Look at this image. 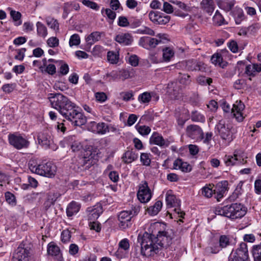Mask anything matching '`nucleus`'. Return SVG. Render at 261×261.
<instances>
[{
	"label": "nucleus",
	"instance_id": "f257e3e1",
	"mask_svg": "<svg viewBox=\"0 0 261 261\" xmlns=\"http://www.w3.org/2000/svg\"><path fill=\"white\" fill-rule=\"evenodd\" d=\"M50 103L53 108L58 110L74 125L81 126L86 123V118L80 112V109L69 99H57L56 101H50Z\"/></svg>",
	"mask_w": 261,
	"mask_h": 261
},
{
	"label": "nucleus",
	"instance_id": "f03ea898",
	"mask_svg": "<svg viewBox=\"0 0 261 261\" xmlns=\"http://www.w3.org/2000/svg\"><path fill=\"white\" fill-rule=\"evenodd\" d=\"M215 214L223 216L231 219H240L244 217L247 212V208L238 203H232L224 206H219L215 209Z\"/></svg>",
	"mask_w": 261,
	"mask_h": 261
},
{
	"label": "nucleus",
	"instance_id": "7ed1b4c3",
	"mask_svg": "<svg viewBox=\"0 0 261 261\" xmlns=\"http://www.w3.org/2000/svg\"><path fill=\"white\" fill-rule=\"evenodd\" d=\"M138 242L141 245V252L144 256H149L156 253L159 249V244L156 237L151 238L149 233L140 234L138 237Z\"/></svg>",
	"mask_w": 261,
	"mask_h": 261
},
{
	"label": "nucleus",
	"instance_id": "20e7f679",
	"mask_svg": "<svg viewBox=\"0 0 261 261\" xmlns=\"http://www.w3.org/2000/svg\"><path fill=\"white\" fill-rule=\"evenodd\" d=\"M29 168L32 172L46 177L54 175L56 172V167L52 163L38 164L36 159L30 161Z\"/></svg>",
	"mask_w": 261,
	"mask_h": 261
},
{
	"label": "nucleus",
	"instance_id": "39448f33",
	"mask_svg": "<svg viewBox=\"0 0 261 261\" xmlns=\"http://www.w3.org/2000/svg\"><path fill=\"white\" fill-rule=\"evenodd\" d=\"M88 129L93 133L99 135H105L111 132H115L116 128L112 124H108L103 122L96 123L91 121L88 124Z\"/></svg>",
	"mask_w": 261,
	"mask_h": 261
},
{
	"label": "nucleus",
	"instance_id": "423d86ee",
	"mask_svg": "<svg viewBox=\"0 0 261 261\" xmlns=\"http://www.w3.org/2000/svg\"><path fill=\"white\" fill-rule=\"evenodd\" d=\"M139 212L138 207H134L131 210L123 211L118 215L119 226L121 229H125L129 226L132 218Z\"/></svg>",
	"mask_w": 261,
	"mask_h": 261
},
{
	"label": "nucleus",
	"instance_id": "0eeeda50",
	"mask_svg": "<svg viewBox=\"0 0 261 261\" xmlns=\"http://www.w3.org/2000/svg\"><path fill=\"white\" fill-rule=\"evenodd\" d=\"M231 126L230 124L226 123L223 120H220L216 125V132L218 133L221 138L227 142L232 140V135L230 131Z\"/></svg>",
	"mask_w": 261,
	"mask_h": 261
},
{
	"label": "nucleus",
	"instance_id": "6e6552de",
	"mask_svg": "<svg viewBox=\"0 0 261 261\" xmlns=\"http://www.w3.org/2000/svg\"><path fill=\"white\" fill-rule=\"evenodd\" d=\"M152 192L146 181H142L139 186L137 197L142 203H147L151 199Z\"/></svg>",
	"mask_w": 261,
	"mask_h": 261
},
{
	"label": "nucleus",
	"instance_id": "1a4fd4ad",
	"mask_svg": "<svg viewBox=\"0 0 261 261\" xmlns=\"http://www.w3.org/2000/svg\"><path fill=\"white\" fill-rule=\"evenodd\" d=\"M165 200L166 206L168 208L174 207V211L179 215V217L183 218L185 213H179L178 207L180 206V201L175 197L171 190L168 191L166 193Z\"/></svg>",
	"mask_w": 261,
	"mask_h": 261
},
{
	"label": "nucleus",
	"instance_id": "9d476101",
	"mask_svg": "<svg viewBox=\"0 0 261 261\" xmlns=\"http://www.w3.org/2000/svg\"><path fill=\"white\" fill-rule=\"evenodd\" d=\"M9 140L10 144L18 149L28 147L29 145V142L19 134L9 135Z\"/></svg>",
	"mask_w": 261,
	"mask_h": 261
},
{
	"label": "nucleus",
	"instance_id": "9b49d317",
	"mask_svg": "<svg viewBox=\"0 0 261 261\" xmlns=\"http://www.w3.org/2000/svg\"><path fill=\"white\" fill-rule=\"evenodd\" d=\"M229 256L239 259L240 261H247L249 258L247 244L245 242L241 243L236 250H233Z\"/></svg>",
	"mask_w": 261,
	"mask_h": 261
},
{
	"label": "nucleus",
	"instance_id": "f8f14e48",
	"mask_svg": "<svg viewBox=\"0 0 261 261\" xmlns=\"http://www.w3.org/2000/svg\"><path fill=\"white\" fill-rule=\"evenodd\" d=\"M186 135L196 141H200L202 140L203 133L199 126L190 125L186 128Z\"/></svg>",
	"mask_w": 261,
	"mask_h": 261
},
{
	"label": "nucleus",
	"instance_id": "ddd939ff",
	"mask_svg": "<svg viewBox=\"0 0 261 261\" xmlns=\"http://www.w3.org/2000/svg\"><path fill=\"white\" fill-rule=\"evenodd\" d=\"M244 155L241 153L239 151H235L233 155H226L224 158V161L225 165L227 166H230L235 165L237 162L240 164H244L246 161H244Z\"/></svg>",
	"mask_w": 261,
	"mask_h": 261
},
{
	"label": "nucleus",
	"instance_id": "4468645a",
	"mask_svg": "<svg viewBox=\"0 0 261 261\" xmlns=\"http://www.w3.org/2000/svg\"><path fill=\"white\" fill-rule=\"evenodd\" d=\"M149 19L156 24H166L169 22L170 17L160 13L151 11L148 15Z\"/></svg>",
	"mask_w": 261,
	"mask_h": 261
},
{
	"label": "nucleus",
	"instance_id": "2eb2a0df",
	"mask_svg": "<svg viewBox=\"0 0 261 261\" xmlns=\"http://www.w3.org/2000/svg\"><path fill=\"white\" fill-rule=\"evenodd\" d=\"M245 109V105L240 100H237L233 105L231 112L234 117L239 122H241L244 118L243 111Z\"/></svg>",
	"mask_w": 261,
	"mask_h": 261
},
{
	"label": "nucleus",
	"instance_id": "dca6fc26",
	"mask_svg": "<svg viewBox=\"0 0 261 261\" xmlns=\"http://www.w3.org/2000/svg\"><path fill=\"white\" fill-rule=\"evenodd\" d=\"M161 42V40H158L154 38L144 36L139 40V45L144 48L150 49L156 47Z\"/></svg>",
	"mask_w": 261,
	"mask_h": 261
},
{
	"label": "nucleus",
	"instance_id": "f3484780",
	"mask_svg": "<svg viewBox=\"0 0 261 261\" xmlns=\"http://www.w3.org/2000/svg\"><path fill=\"white\" fill-rule=\"evenodd\" d=\"M60 145L63 147H65L66 145H70L73 151L80 150L82 148L81 143L75 140L74 136H69L65 138L60 142Z\"/></svg>",
	"mask_w": 261,
	"mask_h": 261
},
{
	"label": "nucleus",
	"instance_id": "a211bd4d",
	"mask_svg": "<svg viewBox=\"0 0 261 261\" xmlns=\"http://www.w3.org/2000/svg\"><path fill=\"white\" fill-rule=\"evenodd\" d=\"M38 140L39 143L44 148H50L55 149L56 148L54 146V142L51 136L45 133H41L38 135Z\"/></svg>",
	"mask_w": 261,
	"mask_h": 261
},
{
	"label": "nucleus",
	"instance_id": "6ab92c4d",
	"mask_svg": "<svg viewBox=\"0 0 261 261\" xmlns=\"http://www.w3.org/2000/svg\"><path fill=\"white\" fill-rule=\"evenodd\" d=\"M129 248V240L126 238L121 240L119 243L116 255L120 258L125 257L128 253Z\"/></svg>",
	"mask_w": 261,
	"mask_h": 261
},
{
	"label": "nucleus",
	"instance_id": "aec40b11",
	"mask_svg": "<svg viewBox=\"0 0 261 261\" xmlns=\"http://www.w3.org/2000/svg\"><path fill=\"white\" fill-rule=\"evenodd\" d=\"M161 226L159 222L148 223L145 225L144 233H149L151 238L156 237L162 231L160 230Z\"/></svg>",
	"mask_w": 261,
	"mask_h": 261
},
{
	"label": "nucleus",
	"instance_id": "412c9836",
	"mask_svg": "<svg viewBox=\"0 0 261 261\" xmlns=\"http://www.w3.org/2000/svg\"><path fill=\"white\" fill-rule=\"evenodd\" d=\"M186 70L189 71H204L205 69V64L201 62L194 60H189L186 61Z\"/></svg>",
	"mask_w": 261,
	"mask_h": 261
},
{
	"label": "nucleus",
	"instance_id": "4be33fe9",
	"mask_svg": "<svg viewBox=\"0 0 261 261\" xmlns=\"http://www.w3.org/2000/svg\"><path fill=\"white\" fill-rule=\"evenodd\" d=\"M150 142L152 144L165 147L168 146L170 143L169 140L164 139L161 135L156 133H154L151 135L150 138Z\"/></svg>",
	"mask_w": 261,
	"mask_h": 261
},
{
	"label": "nucleus",
	"instance_id": "5701e85b",
	"mask_svg": "<svg viewBox=\"0 0 261 261\" xmlns=\"http://www.w3.org/2000/svg\"><path fill=\"white\" fill-rule=\"evenodd\" d=\"M159 246L163 247H168L172 243V238L167 236V232L162 231L160 234H157L156 237Z\"/></svg>",
	"mask_w": 261,
	"mask_h": 261
},
{
	"label": "nucleus",
	"instance_id": "b1692460",
	"mask_svg": "<svg viewBox=\"0 0 261 261\" xmlns=\"http://www.w3.org/2000/svg\"><path fill=\"white\" fill-rule=\"evenodd\" d=\"M29 252L26 248L18 247L13 256V261H28Z\"/></svg>",
	"mask_w": 261,
	"mask_h": 261
},
{
	"label": "nucleus",
	"instance_id": "393cba45",
	"mask_svg": "<svg viewBox=\"0 0 261 261\" xmlns=\"http://www.w3.org/2000/svg\"><path fill=\"white\" fill-rule=\"evenodd\" d=\"M115 40L120 44L127 46L132 44L133 41V38L129 33H122L117 35L115 37Z\"/></svg>",
	"mask_w": 261,
	"mask_h": 261
},
{
	"label": "nucleus",
	"instance_id": "a878e982",
	"mask_svg": "<svg viewBox=\"0 0 261 261\" xmlns=\"http://www.w3.org/2000/svg\"><path fill=\"white\" fill-rule=\"evenodd\" d=\"M88 217L90 220L97 219L102 213V208L100 204L94 205L92 208H89Z\"/></svg>",
	"mask_w": 261,
	"mask_h": 261
},
{
	"label": "nucleus",
	"instance_id": "bb28decb",
	"mask_svg": "<svg viewBox=\"0 0 261 261\" xmlns=\"http://www.w3.org/2000/svg\"><path fill=\"white\" fill-rule=\"evenodd\" d=\"M216 1L218 7L226 12L230 11L236 3L234 0H216Z\"/></svg>",
	"mask_w": 261,
	"mask_h": 261
},
{
	"label": "nucleus",
	"instance_id": "cd10ccee",
	"mask_svg": "<svg viewBox=\"0 0 261 261\" xmlns=\"http://www.w3.org/2000/svg\"><path fill=\"white\" fill-rule=\"evenodd\" d=\"M201 9L205 12L211 15L215 9L214 0H202L200 3Z\"/></svg>",
	"mask_w": 261,
	"mask_h": 261
},
{
	"label": "nucleus",
	"instance_id": "c85d7f7f",
	"mask_svg": "<svg viewBox=\"0 0 261 261\" xmlns=\"http://www.w3.org/2000/svg\"><path fill=\"white\" fill-rule=\"evenodd\" d=\"M174 169L180 170L182 172H188L191 170V166L187 162H183L180 159L176 160L173 163Z\"/></svg>",
	"mask_w": 261,
	"mask_h": 261
},
{
	"label": "nucleus",
	"instance_id": "c756f323",
	"mask_svg": "<svg viewBox=\"0 0 261 261\" xmlns=\"http://www.w3.org/2000/svg\"><path fill=\"white\" fill-rule=\"evenodd\" d=\"M206 252L208 253H217L220 250L221 248L219 245L218 240L212 239L208 243L206 247Z\"/></svg>",
	"mask_w": 261,
	"mask_h": 261
},
{
	"label": "nucleus",
	"instance_id": "7c9ffc66",
	"mask_svg": "<svg viewBox=\"0 0 261 261\" xmlns=\"http://www.w3.org/2000/svg\"><path fill=\"white\" fill-rule=\"evenodd\" d=\"M80 204L75 201H72L67 206L66 213L68 217H71L76 214L80 211Z\"/></svg>",
	"mask_w": 261,
	"mask_h": 261
},
{
	"label": "nucleus",
	"instance_id": "2f4dec72",
	"mask_svg": "<svg viewBox=\"0 0 261 261\" xmlns=\"http://www.w3.org/2000/svg\"><path fill=\"white\" fill-rule=\"evenodd\" d=\"M47 253L50 255L57 257L59 259L61 258L60 249L59 247L53 242H50L48 244Z\"/></svg>",
	"mask_w": 261,
	"mask_h": 261
},
{
	"label": "nucleus",
	"instance_id": "473e14b6",
	"mask_svg": "<svg viewBox=\"0 0 261 261\" xmlns=\"http://www.w3.org/2000/svg\"><path fill=\"white\" fill-rule=\"evenodd\" d=\"M162 206V202L160 200H158L153 205H151L147 208V212L150 216H155L161 211Z\"/></svg>",
	"mask_w": 261,
	"mask_h": 261
},
{
	"label": "nucleus",
	"instance_id": "72a5a7b5",
	"mask_svg": "<svg viewBox=\"0 0 261 261\" xmlns=\"http://www.w3.org/2000/svg\"><path fill=\"white\" fill-rule=\"evenodd\" d=\"M138 156V154L134 151L129 150L123 154L122 159L124 163L128 164L135 161Z\"/></svg>",
	"mask_w": 261,
	"mask_h": 261
},
{
	"label": "nucleus",
	"instance_id": "f704fd0d",
	"mask_svg": "<svg viewBox=\"0 0 261 261\" xmlns=\"http://www.w3.org/2000/svg\"><path fill=\"white\" fill-rule=\"evenodd\" d=\"M211 62L215 65L224 68L227 65V62L223 60L221 55L219 53L214 54L211 57Z\"/></svg>",
	"mask_w": 261,
	"mask_h": 261
},
{
	"label": "nucleus",
	"instance_id": "c9c22d12",
	"mask_svg": "<svg viewBox=\"0 0 261 261\" xmlns=\"http://www.w3.org/2000/svg\"><path fill=\"white\" fill-rule=\"evenodd\" d=\"M214 185L212 184H208L202 187L200 193L206 198H211L214 194L215 190H214Z\"/></svg>",
	"mask_w": 261,
	"mask_h": 261
},
{
	"label": "nucleus",
	"instance_id": "e433bc0d",
	"mask_svg": "<svg viewBox=\"0 0 261 261\" xmlns=\"http://www.w3.org/2000/svg\"><path fill=\"white\" fill-rule=\"evenodd\" d=\"M236 24H239L245 18V15L243 10L238 7H236L232 12Z\"/></svg>",
	"mask_w": 261,
	"mask_h": 261
},
{
	"label": "nucleus",
	"instance_id": "4c0bfd02",
	"mask_svg": "<svg viewBox=\"0 0 261 261\" xmlns=\"http://www.w3.org/2000/svg\"><path fill=\"white\" fill-rule=\"evenodd\" d=\"M260 71L261 69L259 68L258 65L256 63L249 64L245 68V73L249 76H254Z\"/></svg>",
	"mask_w": 261,
	"mask_h": 261
},
{
	"label": "nucleus",
	"instance_id": "58836bf2",
	"mask_svg": "<svg viewBox=\"0 0 261 261\" xmlns=\"http://www.w3.org/2000/svg\"><path fill=\"white\" fill-rule=\"evenodd\" d=\"M163 60L165 62H169L174 56V51L173 49L169 47L163 48Z\"/></svg>",
	"mask_w": 261,
	"mask_h": 261
},
{
	"label": "nucleus",
	"instance_id": "ea45409f",
	"mask_svg": "<svg viewBox=\"0 0 261 261\" xmlns=\"http://www.w3.org/2000/svg\"><path fill=\"white\" fill-rule=\"evenodd\" d=\"M101 34L99 32H94L91 33L86 39L87 42L90 44H94L100 40Z\"/></svg>",
	"mask_w": 261,
	"mask_h": 261
},
{
	"label": "nucleus",
	"instance_id": "a19ab883",
	"mask_svg": "<svg viewBox=\"0 0 261 261\" xmlns=\"http://www.w3.org/2000/svg\"><path fill=\"white\" fill-rule=\"evenodd\" d=\"M37 32L38 36L45 38L47 35L46 27L42 22L38 21L36 23Z\"/></svg>",
	"mask_w": 261,
	"mask_h": 261
},
{
	"label": "nucleus",
	"instance_id": "79ce46f5",
	"mask_svg": "<svg viewBox=\"0 0 261 261\" xmlns=\"http://www.w3.org/2000/svg\"><path fill=\"white\" fill-rule=\"evenodd\" d=\"M46 22L47 25L55 32H57L59 30V24L57 20L51 17H47L46 18Z\"/></svg>",
	"mask_w": 261,
	"mask_h": 261
},
{
	"label": "nucleus",
	"instance_id": "37998d69",
	"mask_svg": "<svg viewBox=\"0 0 261 261\" xmlns=\"http://www.w3.org/2000/svg\"><path fill=\"white\" fill-rule=\"evenodd\" d=\"M213 20L214 23L218 26L225 24L224 18L218 10L216 11L213 18Z\"/></svg>",
	"mask_w": 261,
	"mask_h": 261
},
{
	"label": "nucleus",
	"instance_id": "c03bdc74",
	"mask_svg": "<svg viewBox=\"0 0 261 261\" xmlns=\"http://www.w3.org/2000/svg\"><path fill=\"white\" fill-rule=\"evenodd\" d=\"M252 254L254 261H261V244L253 246Z\"/></svg>",
	"mask_w": 261,
	"mask_h": 261
},
{
	"label": "nucleus",
	"instance_id": "a18cd8bd",
	"mask_svg": "<svg viewBox=\"0 0 261 261\" xmlns=\"http://www.w3.org/2000/svg\"><path fill=\"white\" fill-rule=\"evenodd\" d=\"M10 13L11 17L15 22V24L17 26L20 25L21 24V21L20 20L21 17V13L18 11L12 10H11Z\"/></svg>",
	"mask_w": 261,
	"mask_h": 261
},
{
	"label": "nucleus",
	"instance_id": "49530a36",
	"mask_svg": "<svg viewBox=\"0 0 261 261\" xmlns=\"http://www.w3.org/2000/svg\"><path fill=\"white\" fill-rule=\"evenodd\" d=\"M135 127L138 132L143 136L148 135L151 131L150 127L145 125H139L137 124Z\"/></svg>",
	"mask_w": 261,
	"mask_h": 261
},
{
	"label": "nucleus",
	"instance_id": "de8ad7c7",
	"mask_svg": "<svg viewBox=\"0 0 261 261\" xmlns=\"http://www.w3.org/2000/svg\"><path fill=\"white\" fill-rule=\"evenodd\" d=\"M178 80L179 83H180L182 85H188L191 82L190 76L188 74H182L180 72L179 73Z\"/></svg>",
	"mask_w": 261,
	"mask_h": 261
},
{
	"label": "nucleus",
	"instance_id": "09e8293b",
	"mask_svg": "<svg viewBox=\"0 0 261 261\" xmlns=\"http://www.w3.org/2000/svg\"><path fill=\"white\" fill-rule=\"evenodd\" d=\"M107 59L111 64H116L118 61L119 56L114 51H109L107 53Z\"/></svg>",
	"mask_w": 261,
	"mask_h": 261
},
{
	"label": "nucleus",
	"instance_id": "8fccbe9b",
	"mask_svg": "<svg viewBox=\"0 0 261 261\" xmlns=\"http://www.w3.org/2000/svg\"><path fill=\"white\" fill-rule=\"evenodd\" d=\"M140 161L143 165L149 166L151 162V155L147 153H141Z\"/></svg>",
	"mask_w": 261,
	"mask_h": 261
},
{
	"label": "nucleus",
	"instance_id": "3c124183",
	"mask_svg": "<svg viewBox=\"0 0 261 261\" xmlns=\"http://www.w3.org/2000/svg\"><path fill=\"white\" fill-rule=\"evenodd\" d=\"M218 243L221 249L222 248L226 247L229 245V239L226 236H221L219 238Z\"/></svg>",
	"mask_w": 261,
	"mask_h": 261
},
{
	"label": "nucleus",
	"instance_id": "603ef678",
	"mask_svg": "<svg viewBox=\"0 0 261 261\" xmlns=\"http://www.w3.org/2000/svg\"><path fill=\"white\" fill-rule=\"evenodd\" d=\"M81 40L80 36L77 34L72 35L69 39V44L70 46L79 45L80 44Z\"/></svg>",
	"mask_w": 261,
	"mask_h": 261
},
{
	"label": "nucleus",
	"instance_id": "864d4df0",
	"mask_svg": "<svg viewBox=\"0 0 261 261\" xmlns=\"http://www.w3.org/2000/svg\"><path fill=\"white\" fill-rule=\"evenodd\" d=\"M249 35H255L260 28L259 23H254L247 27Z\"/></svg>",
	"mask_w": 261,
	"mask_h": 261
},
{
	"label": "nucleus",
	"instance_id": "5fc2aeb1",
	"mask_svg": "<svg viewBox=\"0 0 261 261\" xmlns=\"http://www.w3.org/2000/svg\"><path fill=\"white\" fill-rule=\"evenodd\" d=\"M59 63L60 65L59 73L62 75H65L67 74L69 72L68 65L66 63H64L63 61H59Z\"/></svg>",
	"mask_w": 261,
	"mask_h": 261
},
{
	"label": "nucleus",
	"instance_id": "6e6d98bb",
	"mask_svg": "<svg viewBox=\"0 0 261 261\" xmlns=\"http://www.w3.org/2000/svg\"><path fill=\"white\" fill-rule=\"evenodd\" d=\"M228 181L226 180H223L218 182L216 185V188L225 193L228 189Z\"/></svg>",
	"mask_w": 261,
	"mask_h": 261
},
{
	"label": "nucleus",
	"instance_id": "4d7b16f0",
	"mask_svg": "<svg viewBox=\"0 0 261 261\" xmlns=\"http://www.w3.org/2000/svg\"><path fill=\"white\" fill-rule=\"evenodd\" d=\"M82 4L85 6L94 10L97 11L99 9V7L96 3L92 1H90L89 0H83Z\"/></svg>",
	"mask_w": 261,
	"mask_h": 261
},
{
	"label": "nucleus",
	"instance_id": "13d9d810",
	"mask_svg": "<svg viewBox=\"0 0 261 261\" xmlns=\"http://www.w3.org/2000/svg\"><path fill=\"white\" fill-rule=\"evenodd\" d=\"M61 238L62 242L65 243L69 242L71 238V233L69 230L67 229L63 230L61 233Z\"/></svg>",
	"mask_w": 261,
	"mask_h": 261
},
{
	"label": "nucleus",
	"instance_id": "bf43d9fd",
	"mask_svg": "<svg viewBox=\"0 0 261 261\" xmlns=\"http://www.w3.org/2000/svg\"><path fill=\"white\" fill-rule=\"evenodd\" d=\"M137 33L142 34H147L151 36H153L155 34L153 30L147 27H143L142 28L138 29Z\"/></svg>",
	"mask_w": 261,
	"mask_h": 261
},
{
	"label": "nucleus",
	"instance_id": "052dcab7",
	"mask_svg": "<svg viewBox=\"0 0 261 261\" xmlns=\"http://www.w3.org/2000/svg\"><path fill=\"white\" fill-rule=\"evenodd\" d=\"M47 43L50 47H56L59 45V39L57 37H50L48 39Z\"/></svg>",
	"mask_w": 261,
	"mask_h": 261
},
{
	"label": "nucleus",
	"instance_id": "680f3d73",
	"mask_svg": "<svg viewBox=\"0 0 261 261\" xmlns=\"http://www.w3.org/2000/svg\"><path fill=\"white\" fill-rule=\"evenodd\" d=\"M176 8H174L170 3L164 2L163 5V10L168 14L172 13L174 10H176Z\"/></svg>",
	"mask_w": 261,
	"mask_h": 261
},
{
	"label": "nucleus",
	"instance_id": "e2e57ef3",
	"mask_svg": "<svg viewBox=\"0 0 261 261\" xmlns=\"http://www.w3.org/2000/svg\"><path fill=\"white\" fill-rule=\"evenodd\" d=\"M129 24V21H128L127 18L125 16H120L118 18V25L122 27H126L128 26Z\"/></svg>",
	"mask_w": 261,
	"mask_h": 261
},
{
	"label": "nucleus",
	"instance_id": "0e129e2a",
	"mask_svg": "<svg viewBox=\"0 0 261 261\" xmlns=\"http://www.w3.org/2000/svg\"><path fill=\"white\" fill-rule=\"evenodd\" d=\"M5 198L8 203L11 204H15V199L14 195L10 192H6L5 193Z\"/></svg>",
	"mask_w": 261,
	"mask_h": 261
},
{
	"label": "nucleus",
	"instance_id": "69168bd1",
	"mask_svg": "<svg viewBox=\"0 0 261 261\" xmlns=\"http://www.w3.org/2000/svg\"><path fill=\"white\" fill-rule=\"evenodd\" d=\"M14 84H7L4 85L2 87V89L4 92L7 93L12 92L14 89Z\"/></svg>",
	"mask_w": 261,
	"mask_h": 261
},
{
	"label": "nucleus",
	"instance_id": "338daca9",
	"mask_svg": "<svg viewBox=\"0 0 261 261\" xmlns=\"http://www.w3.org/2000/svg\"><path fill=\"white\" fill-rule=\"evenodd\" d=\"M192 119L195 121L204 122L205 121L204 117L202 115L197 113H194L192 114Z\"/></svg>",
	"mask_w": 261,
	"mask_h": 261
},
{
	"label": "nucleus",
	"instance_id": "774afa93",
	"mask_svg": "<svg viewBox=\"0 0 261 261\" xmlns=\"http://www.w3.org/2000/svg\"><path fill=\"white\" fill-rule=\"evenodd\" d=\"M235 89H241L245 86V82L244 80L239 79L237 80L233 84Z\"/></svg>",
	"mask_w": 261,
	"mask_h": 261
}]
</instances>
